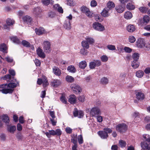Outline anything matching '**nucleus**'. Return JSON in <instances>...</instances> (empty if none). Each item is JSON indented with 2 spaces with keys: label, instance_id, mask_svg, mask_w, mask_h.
I'll list each match as a JSON object with an SVG mask.
<instances>
[{
  "label": "nucleus",
  "instance_id": "f257e3e1",
  "mask_svg": "<svg viewBox=\"0 0 150 150\" xmlns=\"http://www.w3.org/2000/svg\"><path fill=\"white\" fill-rule=\"evenodd\" d=\"M19 82L10 83L8 84H4L0 85V91L4 94L12 93L14 91V89L18 85Z\"/></svg>",
  "mask_w": 150,
  "mask_h": 150
},
{
  "label": "nucleus",
  "instance_id": "f03ea898",
  "mask_svg": "<svg viewBox=\"0 0 150 150\" xmlns=\"http://www.w3.org/2000/svg\"><path fill=\"white\" fill-rule=\"evenodd\" d=\"M145 141L141 143V146L143 148L150 150V136L149 135H144Z\"/></svg>",
  "mask_w": 150,
  "mask_h": 150
},
{
  "label": "nucleus",
  "instance_id": "7ed1b4c3",
  "mask_svg": "<svg viewBox=\"0 0 150 150\" xmlns=\"http://www.w3.org/2000/svg\"><path fill=\"white\" fill-rule=\"evenodd\" d=\"M112 132V130L108 127H105L103 130L100 131L98 132V134L103 139H106L108 137V133H111Z\"/></svg>",
  "mask_w": 150,
  "mask_h": 150
},
{
  "label": "nucleus",
  "instance_id": "20e7f679",
  "mask_svg": "<svg viewBox=\"0 0 150 150\" xmlns=\"http://www.w3.org/2000/svg\"><path fill=\"white\" fill-rule=\"evenodd\" d=\"M72 19V16L70 14L69 16L66 17V19L64 23V26L68 30H69L71 28V23Z\"/></svg>",
  "mask_w": 150,
  "mask_h": 150
},
{
  "label": "nucleus",
  "instance_id": "39448f33",
  "mask_svg": "<svg viewBox=\"0 0 150 150\" xmlns=\"http://www.w3.org/2000/svg\"><path fill=\"white\" fill-rule=\"evenodd\" d=\"M45 133L47 137L50 138L51 137V135L60 136L62 134V132L61 129H56L55 130H49L48 132H46Z\"/></svg>",
  "mask_w": 150,
  "mask_h": 150
},
{
  "label": "nucleus",
  "instance_id": "423d86ee",
  "mask_svg": "<svg viewBox=\"0 0 150 150\" xmlns=\"http://www.w3.org/2000/svg\"><path fill=\"white\" fill-rule=\"evenodd\" d=\"M127 129V126L124 123L119 124L116 126V130L120 133L124 132Z\"/></svg>",
  "mask_w": 150,
  "mask_h": 150
},
{
  "label": "nucleus",
  "instance_id": "0eeeda50",
  "mask_svg": "<svg viewBox=\"0 0 150 150\" xmlns=\"http://www.w3.org/2000/svg\"><path fill=\"white\" fill-rule=\"evenodd\" d=\"M37 83L40 85L43 84V87H45L49 85L47 78L44 76H42L41 78H38L37 81Z\"/></svg>",
  "mask_w": 150,
  "mask_h": 150
},
{
  "label": "nucleus",
  "instance_id": "6e6552de",
  "mask_svg": "<svg viewBox=\"0 0 150 150\" xmlns=\"http://www.w3.org/2000/svg\"><path fill=\"white\" fill-rule=\"evenodd\" d=\"M93 27L95 30L100 32L103 31L105 30L104 26L98 22L94 23Z\"/></svg>",
  "mask_w": 150,
  "mask_h": 150
},
{
  "label": "nucleus",
  "instance_id": "1a4fd4ad",
  "mask_svg": "<svg viewBox=\"0 0 150 150\" xmlns=\"http://www.w3.org/2000/svg\"><path fill=\"white\" fill-rule=\"evenodd\" d=\"M71 87L72 90L74 91V92L77 94L81 92V88L78 84H72L71 85Z\"/></svg>",
  "mask_w": 150,
  "mask_h": 150
},
{
  "label": "nucleus",
  "instance_id": "9d476101",
  "mask_svg": "<svg viewBox=\"0 0 150 150\" xmlns=\"http://www.w3.org/2000/svg\"><path fill=\"white\" fill-rule=\"evenodd\" d=\"M43 49L45 52H49L50 51V42L47 41H45L43 42Z\"/></svg>",
  "mask_w": 150,
  "mask_h": 150
},
{
  "label": "nucleus",
  "instance_id": "9b49d317",
  "mask_svg": "<svg viewBox=\"0 0 150 150\" xmlns=\"http://www.w3.org/2000/svg\"><path fill=\"white\" fill-rule=\"evenodd\" d=\"M136 45L137 47L139 48H142L145 45L144 40L142 38L138 39L136 42Z\"/></svg>",
  "mask_w": 150,
  "mask_h": 150
},
{
  "label": "nucleus",
  "instance_id": "f8f14e48",
  "mask_svg": "<svg viewBox=\"0 0 150 150\" xmlns=\"http://www.w3.org/2000/svg\"><path fill=\"white\" fill-rule=\"evenodd\" d=\"M73 114L74 117H78L80 118L83 117L84 115L83 112L82 111H78L76 108L74 109Z\"/></svg>",
  "mask_w": 150,
  "mask_h": 150
},
{
  "label": "nucleus",
  "instance_id": "ddd939ff",
  "mask_svg": "<svg viewBox=\"0 0 150 150\" xmlns=\"http://www.w3.org/2000/svg\"><path fill=\"white\" fill-rule=\"evenodd\" d=\"M100 113V111L99 108H93L91 110L90 114L92 116H95Z\"/></svg>",
  "mask_w": 150,
  "mask_h": 150
},
{
  "label": "nucleus",
  "instance_id": "4468645a",
  "mask_svg": "<svg viewBox=\"0 0 150 150\" xmlns=\"http://www.w3.org/2000/svg\"><path fill=\"white\" fill-rule=\"evenodd\" d=\"M111 11L107 8H105L101 13V15L104 17H108L110 15V12Z\"/></svg>",
  "mask_w": 150,
  "mask_h": 150
},
{
  "label": "nucleus",
  "instance_id": "2eb2a0df",
  "mask_svg": "<svg viewBox=\"0 0 150 150\" xmlns=\"http://www.w3.org/2000/svg\"><path fill=\"white\" fill-rule=\"evenodd\" d=\"M136 28L134 25L130 24L126 27V30L129 32L132 33L135 30Z\"/></svg>",
  "mask_w": 150,
  "mask_h": 150
},
{
  "label": "nucleus",
  "instance_id": "dca6fc26",
  "mask_svg": "<svg viewBox=\"0 0 150 150\" xmlns=\"http://www.w3.org/2000/svg\"><path fill=\"white\" fill-rule=\"evenodd\" d=\"M23 21L29 24H31L32 21V19L31 17L28 16H26L23 18Z\"/></svg>",
  "mask_w": 150,
  "mask_h": 150
},
{
  "label": "nucleus",
  "instance_id": "f3484780",
  "mask_svg": "<svg viewBox=\"0 0 150 150\" xmlns=\"http://www.w3.org/2000/svg\"><path fill=\"white\" fill-rule=\"evenodd\" d=\"M53 72L56 75L59 76L61 74V70L56 67H54L52 68Z\"/></svg>",
  "mask_w": 150,
  "mask_h": 150
},
{
  "label": "nucleus",
  "instance_id": "a211bd4d",
  "mask_svg": "<svg viewBox=\"0 0 150 150\" xmlns=\"http://www.w3.org/2000/svg\"><path fill=\"white\" fill-rule=\"evenodd\" d=\"M60 81L58 79L53 80L51 82V85L54 87H57L61 84Z\"/></svg>",
  "mask_w": 150,
  "mask_h": 150
},
{
  "label": "nucleus",
  "instance_id": "6ab92c4d",
  "mask_svg": "<svg viewBox=\"0 0 150 150\" xmlns=\"http://www.w3.org/2000/svg\"><path fill=\"white\" fill-rule=\"evenodd\" d=\"M35 32L37 35H40L45 33V30L43 28L40 27L35 28Z\"/></svg>",
  "mask_w": 150,
  "mask_h": 150
},
{
  "label": "nucleus",
  "instance_id": "aec40b11",
  "mask_svg": "<svg viewBox=\"0 0 150 150\" xmlns=\"http://www.w3.org/2000/svg\"><path fill=\"white\" fill-rule=\"evenodd\" d=\"M136 98L139 100H143L144 98V94L142 92H137L136 93Z\"/></svg>",
  "mask_w": 150,
  "mask_h": 150
},
{
  "label": "nucleus",
  "instance_id": "412c9836",
  "mask_svg": "<svg viewBox=\"0 0 150 150\" xmlns=\"http://www.w3.org/2000/svg\"><path fill=\"white\" fill-rule=\"evenodd\" d=\"M7 47L4 43H2L0 45V51L4 53H7Z\"/></svg>",
  "mask_w": 150,
  "mask_h": 150
},
{
  "label": "nucleus",
  "instance_id": "4be33fe9",
  "mask_svg": "<svg viewBox=\"0 0 150 150\" xmlns=\"http://www.w3.org/2000/svg\"><path fill=\"white\" fill-rule=\"evenodd\" d=\"M132 13L129 11H127L124 14V18L126 19H131L132 17Z\"/></svg>",
  "mask_w": 150,
  "mask_h": 150
},
{
  "label": "nucleus",
  "instance_id": "5701e85b",
  "mask_svg": "<svg viewBox=\"0 0 150 150\" xmlns=\"http://www.w3.org/2000/svg\"><path fill=\"white\" fill-rule=\"evenodd\" d=\"M41 11L42 10L40 7H37L33 9V13L36 16H37L40 13Z\"/></svg>",
  "mask_w": 150,
  "mask_h": 150
},
{
  "label": "nucleus",
  "instance_id": "b1692460",
  "mask_svg": "<svg viewBox=\"0 0 150 150\" xmlns=\"http://www.w3.org/2000/svg\"><path fill=\"white\" fill-rule=\"evenodd\" d=\"M38 55L40 57L44 58L45 57V54L43 52L42 49L40 48H38L37 50Z\"/></svg>",
  "mask_w": 150,
  "mask_h": 150
},
{
  "label": "nucleus",
  "instance_id": "393cba45",
  "mask_svg": "<svg viewBox=\"0 0 150 150\" xmlns=\"http://www.w3.org/2000/svg\"><path fill=\"white\" fill-rule=\"evenodd\" d=\"M140 65V63L137 60H133L132 62L131 66L134 69L138 68Z\"/></svg>",
  "mask_w": 150,
  "mask_h": 150
},
{
  "label": "nucleus",
  "instance_id": "a878e982",
  "mask_svg": "<svg viewBox=\"0 0 150 150\" xmlns=\"http://www.w3.org/2000/svg\"><path fill=\"white\" fill-rule=\"evenodd\" d=\"M115 4L112 1H109L107 4V7L106 8H107L108 9H109L111 11L112 8L115 7Z\"/></svg>",
  "mask_w": 150,
  "mask_h": 150
},
{
  "label": "nucleus",
  "instance_id": "bb28decb",
  "mask_svg": "<svg viewBox=\"0 0 150 150\" xmlns=\"http://www.w3.org/2000/svg\"><path fill=\"white\" fill-rule=\"evenodd\" d=\"M69 101L71 104L75 103L76 102V98L74 95H70L69 99Z\"/></svg>",
  "mask_w": 150,
  "mask_h": 150
},
{
  "label": "nucleus",
  "instance_id": "cd10ccee",
  "mask_svg": "<svg viewBox=\"0 0 150 150\" xmlns=\"http://www.w3.org/2000/svg\"><path fill=\"white\" fill-rule=\"evenodd\" d=\"M117 12L119 13L122 12L124 11V8L121 5H118L115 8Z\"/></svg>",
  "mask_w": 150,
  "mask_h": 150
},
{
  "label": "nucleus",
  "instance_id": "c85d7f7f",
  "mask_svg": "<svg viewBox=\"0 0 150 150\" xmlns=\"http://www.w3.org/2000/svg\"><path fill=\"white\" fill-rule=\"evenodd\" d=\"M87 65V64L85 61H82L79 64V67L82 69H84Z\"/></svg>",
  "mask_w": 150,
  "mask_h": 150
},
{
  "label": "nucleus",
  "instance_id": "c756f323",
  "mask_svg": "<svg viewBox=\"0 0 150 150\" xmlns=\"http://www.w3.org/2000/svg\"><path fill=\"white\" fill-rule=\"evenodd\" d=\"M139 10L142 13H146L148 10V8L145 6H141L139 8Z\"/></svg>",
  "mask_w": 150,
  "mask_h": 150
},
{
  "label": "nucleus",
  "instance_id": "7c9ffc66",
  "mask_svg": "<svg viewBox=\"0 0 150 150\" xmlns=\"http://www.w3.org/2000/svg\"><path fill=\"white\" fill-rule=\"evenodd\" d=\"M2 120L3 121L7 124L9 122V118L6 115H4L2 116Z\"/></svg>",
  "mask_w": 150,
  "mask_h": 150
},
{
  "label": "nucleus",
  "instance_id": "2f4dec72",
  "mask_svg": "<svg viewBox=\"0 0 150 150\" xmlns=\"http://www.w3.org/2000/svg\"><path fill=\"white\" fill-rule=\"evenodd\" d=\"M81 45L83 47L86 49H88L89 47V43L86 41H83L81 42Z\"/></svg>",
  "mask_w": 150,
  "mask_h": 150
},
{
  "label": "nucleus",
  "instance_id": "473e14b6",
  "mask_svg": "<svg viewBox=\"0 0 150 150\" xmlns=\"http://www.w3.org/2000/svg\"><path fill=\"white\" fill-rule=\"evenodd\" d=\"M68 71L71 72L75 73L76 71V69L74 66L73 65L69 66L67 68Z\"/></svg>",
  "mask_w": 150,
  "mask_h": 150
},
{
  "label": "nucleus",
  "instance_id": "72a5a7b5",
  "mask_svg": "<svg viewBox=\"0 0 150 150\" xmlns=\"http://www.w3.org/2000/svg\"><path fill=\"white\" fill-rule=\"evenodd\" d=\"M60 100L63 103L66 104L67 103V100L66 98L65 95L62 94L60 97Z\"/></svg>",
  "mask_w": 150,
  "mask_h": 150
},
{
  "label": "nucleus",
  "instance_id": "f704fd0d",
  "mask_svg": "<svg viewBox=\"0 0 150 150\" xmlns=\"http://www.w3.org/2000/svg\"><path fill=\"white\" fill-rule=\"evenodd\" d=\"M127 8L129 10H134L135 8V7L134 5H133L132 3H128L126 6Z\"/></svg>",
  "mask_w": 150,
  "mask_h": 150
},
{
  "label": "nucleus",
  "instance_id": "c9c22d12",
  "mask_svg": "<svg viewBox=\"0 0 150 150\" xmlns=\"http://www.w3.org/2000/svg\"><path fill=\"white\" fill-rule=\"evenodd\" d=\"M144 72L142 70H138L136 73V76L138 78H141L144 75Z\"/></svg>",
  "mask_w": 150,
  "mask_h": 150
},
{
  "label": "nucleus",
  "instance_id": "e433bc0d",
  "mask_svg": "<svg viewBox=\"0 0 150 150\" xmlns=\"http://www.w3.org/2000/svg\"><path fill=\"white\" fill-rule=\"evenodd\" d=\"M81 11L83 13L85 14L86 15L88 12L90 10L89 9L85 6H82L81 8Z\"/></svg>",
  "mask_w": 150,
  "mask_h": 150
},
{
  "label": "nucleus",
  "instance_id": "4c0bfd02",
  "mask_svg": "<svg viewBox=\"0 0 150 150\" xmlns=\"http://www.w3.org/2000/svg\"><path fill=\"white\" fill-rule=\"evenodd\" d=\"M85 39L90 44H92L94 42V40L91 38L87 37Z\"/></svg>",
  "mask_w": 150,
  "mask_h": 150
},
{
  "label": "nucleus",
  "instance_id": "58836bf2",
  "mask_svg": "<svg viewBox=\"0 0 150 150\" xmlns=\"http://www.w3.org/2000/svg\"><path fill=\"white\" fill-rule=\"evenodd\" d=\"M11 39L14 43L18 44L21 43V41L16 37H12L11 38Z\"/></svg>",
  "mask_w": 150,
  "mask_h": 150
},
{
  "label": "nucleus",
  "instance_id": "ea45409f",
  "mask_svg": "<svg viewBox=\"0 0 150 150\" xmlns=\"http://www.w3.org/2000/svg\"><path fill=\"white\" fill-rule=\"evenodd\" d=\"M66 80L69 82H72L74 81V79L72 76H67L66 78Z\"/></svg>",
  "mask_w": 150,
  "mask_h": 150
},
{
  "label": "nucleus",
  "instance_id": "a19ab883",
  "mask_svg": "<svg viewBox=\"0 0 150 150\" xmlns=\"http://www.w3.org/2000/svg\"><path fill=\"white\" fill-rule=\"evenodd\" d=\"M6 23L8 25H11L13 24L14 23V21L13 20L11 19L8 18L6 21Z\"/></svg>",
  "mask_w": 150,
  "mask_h": 150
},
{
  "label": "nucleus",
  "instance_id": "79ce46f5",
  "mask_svg": "<svg viewBox=\"0 0 150 150\" xmlns=\"http://www.w3.org/2000/svg\"><path fill=\"white\" fill-rule=\"evenodd\" d=\"M119 145L121 147H124L126 146V143L124 140H120L119 142Z\"/></svg>",
  "mask_w": 150,
  "mask_h": 150
},
{
  "label": "nucleus",
  "instance_id": "37998d69",
  "mask_svg": "<svg viewBox=\"0 0 150 150\" xmlns=\"http://www.w3.org/2000/svg\"><path fill=\"white\" fill-rule=\"evenodd\" d=\"M132 57L134 60L138 61L139 57V54L137 53H134L132 55Z\"/></svg>",
  "mask_w": 150,
  "mask_h": 150
},
{
  "label": "nucleus",
  "instance_id": "c03bdc74",
  "mask_svg": "<svg viewBox=\"0 0 150 150\" xmlns=\"http://www.w3.org/2000/svg\"><path fill=\"white\" fill-rule=\"evenodd\" d=\"M108 79L105 77L102 78L100 80V83L103 84H106L108 83Z\"/></svg>",
  "mask_w": 150,
  "mask_h": 150
},
{
  "label": "nucleus",
  "instance_id": "a18cd8bd",
  "mask_svg": "<svg viewBox=\"0 0 150 150\" xmlns=\"http://www.w3.org/2000/svg\"><path fill=\"white\" fill-rule=\"evenodd\" d=\"M16 128L15 126H13L10 127L8 128V131L11 133H13L16 130Z\"/></svg>",
  "mask_w": 150,
  "mask_h": 150
},
{
  "label": "nucleus",
  "instance_id": "49530a36",
  "mask_svg": "<svg viewBox=\"0 0 150 150\" xmlns=\"http://www.w3.org/2000/svg\"><path fill=\"white\" fill-rule=\"evenodd\" d=\"M133 117H134L135 120H139V113L138 112H134L133 115Z\"/></svg>",
  "mask_w": 150,
  "mask_h": 150
},
{
  "label": "nucleus",
  "instance_id": "de8ad7c7",
  "mask_svg": "<svg viewBox=\"0 0 150 150\" xmlns=\"http://www.w3.org/2000/svg\"><path fill=\"white\" fill-rule=\"evenodd\" d=\"M101 61L103 62H105L108 60V57L105 55H103L100 57Z\"/></svg>",
  "mask_w": 150,
  "mask_h": 150
},
{
  "label": "nucleus",
  "instance_id": "09e8293b",
  "mask_svg": "<svg viewBox=\"0 0 150 150\" xmlns=\"http://www.w3.org/2000/svg\"><path fill=\"white\" fill-rule=\"evenodd\" d=\"M128 40L129 42L132 43H134L136 40L135 38L132 35H131L129 36Z\"/></svg>",
  "mask_w": 150,
  "mask_h": 150
},
{
  "label": "nucleus",
  "instance_id": "8fccbe9b",
  "mask_svg": "<svg viewBox=\"0 0 150 150\" xmlns=\"http://www.w3.org/2000/svg\"><path fill=\"white\" fill-rule=\"evenodd\" d=\"M143 19L144 22L147 23L149 21L150 18L148 16L145 15L144 16Z\"/></svg>",
  "mask_w": 150,
  "mask_h": 150
},
{
  "label": "nucleus",
  "instance_id": "3c124183",
  "mask_svg": "<svg viewBox=\"0 0 150 150\" xmlns=\"http://www.w3.org/2000/svg\"><path fill=\"white\" fill-rule=\"evenodd\" d=\"M50 119L53 126H54L56 125V124L57 122V118H50Z\"/></svg>",
  "mask_w": 150,
  "mask_h": 150
},
{
  "label": "nucleus",
  "instance_id": "603ef678",
  "mask_svg": "<svg viewBox=\"0 0 150 150\" xmlns=\"http://www.w3.org/2000/svg\"><path fill=\"white\" fill-rule=\"evenodd\" d=\"M89 66L91 69H93L95 68L96 66L94 60L90 63Z\"/></svg>",
  "mask_w": 150,
  "mask_h": 150
},
{
  "label": "nucleus",
  "instance_id": "864d4df0",
  "mask_svg": "<svg viewBox=\"0 0 150 150\" xmlns=\"http://www.w3.org/2000/svg\"><path fill=\"white\" fill-rule=\"evenodd\" d=\"M78 139L79 143L80 144H82L83 143V138L81 135L78 136Z\"/></svg>",
  "mask_w": 150,
  "mask_h": 150
},
{
  "label": "nucleus",
  "instance_id": "5fc2aeb1",
  "mask_svg": "<svg viewBox=\"0 0 150 150\" xmlns=\"http://www.w3.org/2000/svg\"><path fill=\"white\" fill-rule=\"evenodd\" d=\"M56 16V14L54 12L50 11L48 13V16L50 18H53Z\"/></svg>",
  "mask_w": 150,
  "mask_h": 150
},
{
  "label": "nucleus",
  "instance_id": "6e6d98bb",
  "mask_svg": "<svg viewBox=\"0 0 150 150\" xmlns=\"http://www.w3.org/2000/svg\"><path fill=\"white\" fill-rule=\"evenodd\" d=\"M107 47L109 50H114L116 49L115 46L114 45H108Z\"/></svg>",
  "mask_w": 150,
  "mask_h": 150
},
{
  "label": "nucleus",
  "instance_id": "4d7b16f0",
  "mask_svg": "<svg viewBox=\"0 0 150 150\" xmlns=\"http://www.w3.org/2000/svg\"><path fill=\"white\" fill-rule=\"evenodd\" d=\"M22 43L24 46L26 47H29L30 46V43L26 40L23 41Z\"/></svg>",
  "mask_w": 150,
  "mask_h": 150
},
{
  "label": "nucleus",
  "instance_id": "13d9d810",
  "mask_svg": "<svg viewBox=\"0 0 150 150\" xmlns=\"http://www.w3.org/2000/svg\"><path fill=\"white\" fill-rule=\"evenodd\" d=\"M67 5L71 6H73L74 5L73 0H67Z\"/></svg>",
  "mask_w": 150,
  "mask_h": 150
},
{
  "label": "nucleus",
  "instance_id": "bf43d9fd",
  "mask_svg": "<svg viewBox=\"0 0 150 150\" xmlns=\"http://www.w3.org/2000/svg\"><path fill=\"white\" fill-rule=\"evenodd\" d=\"M5 59L9 63L12 62H13V59L9 56L6 57Z\"/></svg>",
  "mask_w": 150,
  "mask_h": 150
},
{
  "label": "nucleus",
  "instance_id": "052dcab7",
  "mask_svg": "<svg viewBox=\"0 0 150 150\" xmlns=\"http://www.w3.org/2000/svg\"><path fill=\"white\" fill-rule=\"evenodd\" d=\"M80 52L81 54L83 55H86L87 54V52L86 50L84 49H81L80 50Z\"/></svg>",
  "mask_w": 150,
  "mask_h": 150
},
{
  "label": "nucleus",
  "instance_id": "680f3d73",
  "mask_svg": "<svg viewBox=\"0 0 150 150\" xmlns=\"http://www.w3.org/2000/svg\"><path fill=\"white\" fill-rule=\"evenodd\" d=\"M66 132L68 134H71L72 132V129L69 127H67L65 129Z\"/></svg>",
  "mask_w": 150,
  "mask_h": 150
},
{
  "label": "nucleus",
  "instance_id": "e2e57ef3",
  "mask_svg": "<svg viewBox=\"0 0 150 150\" xmlns=\"http://www.w3.org/2000/svg\"><path fill=\"white\" fill-rule=\"evenodd\" d=\"M124 50L127 53H129L132 52V50L129 47H125L124 48Z\"/></svg>",
  "mask_w": 150,
  "mask_h": 150
},
{
  "label": "nucleus",
  "instance_id": "0e129e2a",
  "mask_svg": "<svg viewBox=\"0 0 150 150\" xmlns=\"http://www.w3.org/2000/svg\"><path fill=\"white\" fill-rule=\"evenodd\" d=\"M43 4L47 6L49 4L50 0H42Z\"/></svg>",
  "mask_w": 150,
  "mask_h": 150
},
{
  "label": "nucleus",
  "instance_id": "69168bd1",
  "mask_svg": "<svg viewBox=\"0 0 150 150\" xmlns=\"http://www.w3.org/2000/svg\"><path fill=\"white\" fill-rule=\"evenodd\" d=\"M34 62L37 66H40L41 64V62L40 60H39L38 59H36L34 60Z\"/></svg>",
  "mask_w": 150,
  "mask_h": 150
},
{
  "label": "nucleus",
  "instance_id": "338daca9",
  "mask_svg": "<svg viewBox=\"0 0 150 150\" xmlns=\"http://www.w3.org/2000/svg\"><path fill=\"white\" fill-rule=\"evenodd\" d=\"M78 99L79 101L83 102L85 101V96L83 95L80 96L78 97Z\"/></svg>",
  "mask_w": 150,
  "mask_h": 150
},
{
  "label": "nucleus",
  "instance_id": "774afa93",
  "mask_svg": "<svg viewBox=\"0 0 150 150\" xmlns=\"http://www.w3.org/2000/svg\"><path fill=\"white\" fill-rule=\"evenodd\" d=\"M97 3L95 0H92L91 1V5L92 7H94L97 6Z\"/></svg>",
  "mask_w": 150,
  "mask_h": 150
}]
</instances>
